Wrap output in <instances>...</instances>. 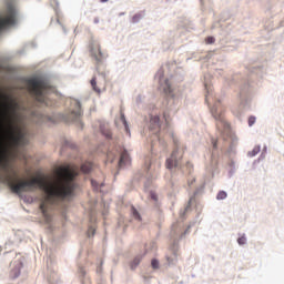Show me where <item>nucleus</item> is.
Listing matches in <instances>:
<instances>
[{
  "label": "nucleus",
  "instance_id": "f03ea898",
  "mask_svg": "<svg viewBox=\"0 0 284 284\" xmlns=\"http://www.w3.org/2000/svg\"><path fill=\"white\" fill-rule=\"evenodd\" d=\"M6 102L2 103L3 119L7 121L6 136L12 145V148H19L21 145H28V129L17 110H19V103L11 101L8 102L7 95H0Z\"/></svg>",
  "mask_w": 284,
  "mask_h": 284
},
{
  "label": "nucleus",
  "instance_id": "ddd939ff",
  "mask_svg": "<svg viewBox=\"0 0 284 284\" xmlns=\"http://www.w3.org/2000/svg\"><path fill=\"white\" fill-rule=\"evenodd\" d=\"M92 168H94V164H92V162H84L81 165V172H83V174H89V172L92 171Z\"/></svg>",
  "mask_w": 284,
  "mask_h": 284
},
{
  "label": "nucleus",
  "instance_id": "20e7f679",
  "mask_svg": "<svg viewBox=\"0 0 284 284\" xmlns=\"http://www.w3.org/2000/svg\"><path fill=\"white\" fill-rule=\"evenodd\" d=\"M211 114L214 116L216 121V128L222 134V136H225V134H230V124L225 122V118H223V110L221 109V102H217L212 109Z\"/></svg>",
  "mask_w": 284,
  "mask_h": 284
},
{
  "label": "nucleus",
  "instance_id": "a211bd4d",
  "mask_svg": "<svg viewBox=\"0 0 284 284\" xmlns=\"http://www.w3.org/2000/svg\"><path fill=\"white\" fill-rule=\"evenodd\" d=\"M139 263H141V258L140 257H135L131 264V267L134 270V267H136V265H139Z\"/></svg>",
  "mask_w": 284,
  "mask_h": 284
},
{
  "label": "nucleus",
  "instance_id": "5701e85b",
  "mask_svg": "<svg viewBox=\"0 0 284 284\" xmlns=\"http://www.w3.org/2000/svg\"><path fill=\"white\" fill-rule=\"evenodd\" d=\"M258 152H261V149L258 148L253 149L251 156H256Z\"/></svg>",
  "mask_w": 284,
  "mask_h": 284
},
{
  "label": "nucleus",
  "instance_id": "cd10ccee",
  "mask_svg": "<svg viewBox=\"0 0 284 284\" xmlns=\"http://www.w3.org/2000/svg\"><path fill=\"white\" fill-rule=\"evenodd\" d=\"M151 199H153V201H156V195L155 194H151Z\"/></svg>",
  "mask_w": 284,
  "mask_h": 284
},
{
  "label": "nucleus",
  "instance_id": "1a4fd4ad",
  "mask_svg": "<svg viewBox=\"0 0 284 284\" xmlns=\"http://www.w3.org/2000/svg\"><path fill=\"white\" fill-rule=\"evenodd\" d=\"M72 104L74 105L75 110L71 112V115L73 116L74 121H78V119H81V114H83L81 111V102L74 100Z\"/></svg>",
  "mask_w": 284,
  "mask_h": 284
},
{
  "label": "nucleus",
  "instance_id": "c85d7f7f",
  "mask_svg": "<svg viewBox=\"0 0 284 284\" xmlns=\"http://www.w3.org/2000/svg\"><path fill=\"white\" fill-rule=\"evenodd\" d=\"M101 3H108V0H100Z\"/></svg>",
  "mask_w": 284,
  "mask_h": 284
},
{
  "label": "nucleus",
  "instance_id": "aec40b11",
  "mask_svg": "<svg viewBox=\"0 0 284 284\" xmlns=\"http://www.w3.org/2000/svg\"><path fill=\"white\" fill-rule=\"evenodd\" d=\"M254 123H256V118L255 116H250L248 118V125H250V128H252V125H254Z\"/></svg>",
  "mask_w": 284,
  "mask_h": 284
},
{
  "label": "nucleus",
  "instance_id": "dca6fc26",
  "mask_svg": "<svg viewBox=\"0 0 284 284\" xmlns=\"http://www.w3.org/2000/svg\"><path fill=\"white\" fill-rule=\"evenodd\" d=\"M141 19H142L141 13H138V14L133 16L132 23H139V21H141Z\"/></svg>",
  "mask_w": 284,
  "mask_h": 284
},
{
  "label": "nucleus",
  "instance_id": "412c9836",
  "mask_svg": "<svg viewBox=\"0 0 284 284\" xmlns=\"http://www.w3.org/2000/svg\"><path fill=\"white\" fill-rule=\"evenodd\" d=\"M151 265L153 270H159V262L156 260H152Z\"/></svg>",
  "mask_w": 284,
  "mask_h": 284
},
{
  "label": "nucleus",
  "instance_id": "c756f323",
  "mask_svg": "<svg viewBox=\"0 0 284 284\" xmlns=\"http://www.w3.org/2000/svg\"><path fill=\"white\" fill-rule=\"evenodd\" d=\"M106 136H108V138H110V136H111V134H110V133H106Z\"/></svg>",
  "mask_w": 284,
  "mask_h": 284
},
{
  "label": "nucleus",
  "instance_id": "6e6552de",
  "mask_svg": "<svg viewBox=\"0 0 284 284\" xmlns=\"http://www.w3.org/2000/svg\"><path fill=\"white\" fill-rule=\"evenodd\" d=\"M178 152H179L178 150H174L171 154V158H169L166 160L165 165H166L168 170H172L173 168H176V165H179V162L176 161V153Z\"/></svg>",
  "mask_w": 284,
  "mask_h": 284
},
{
  "label": "nucleus",
  "instance_id": "a878e982",
  "mask_svg": "<svg viewBox=\"0 0 284 284\" xmlns=\"http://www.w3.org/2000/svg\"><path fill=\"white\" fill-rule=\"evenodd\" d=\"M206 43H214V38L213 37L206 38Z\"/></svg>",
  "mask_w": 284,
  "mask_h": 284
},
{
  "label": "nucleus",
  "instance_id": "6ab92c4d",
  "mask_svg": "<svg viewBox=\"0 0 284 284\" xmlns=\"http://www.w3.org/2000/svg\"><path fill=\"white\" fill-rule=\"evenodd\" d=\"M121 121L123 125L125 126V130H128V121L125 120V114L121 113Z\"/></svg>",
  "mask_w": 284,
  "mask_h": 284
},
{
  "label": "nucleus",
  "instance_id": "4be33fe9",
  "mask_svg": "<svg viewBox=\"0 0 284 284\" xmlns=\"http://www.w3.org/2000/svg\"><path fill=\"white\" fill-rule=\"evenodd\" d=\"M91 185L94 187V190H99V183H97V181L91 180Z\"/></svg>",
  "mask_w": 284,
  "mask_h": 284
},
{
  "label": "nucleus",
  "instance_id": "39448f33",
  "mask_svg": "<svg viewBox=\"0 0 284 284\" xmlns=\"http://www.w3.org/2000/svg\"><path fill=\"white\" fill-rule=\"evenodd\" d=\"M16 21L17 11L14 10V7L9 6L6 16L0 18V31L8 28V26H14Z\"/></svg>",
  "mask_w": 284,
  "mask_h": 284
},
{
  "label": "nucleus",
  "instance_id": "393cba45",
  "mask_svg": "<svg viewBox=\"0 0 284 284\" xmlns=\"http://www.w3.org/2000/svg\"><path fill=\"white\" fill-rule=\"evenodd\" d=\"M212 145H213L214 150H216V148H219L216 139H212Z\"/></svg>",
  "mask_w": 284,
  "mask_h": 284
},
{
  "label": "nucleus",
  "instance_id": "f257e3e1",
  "mask_svg": "<svg viewBox=\"0 0 284 284\" xmlns=\"http://www.w3.org/2000/svg\"><path fill=\"white\" fill-rule=\"evenodd\" d=\"M0 170L4 172V181L13 194L30 192L32 187L43 190L45 195L41 201L40 210L47 221H50L48 214L50 205H57L58 201H70L74 196V190H77V182H74V179L79 176V166L77 165L60 166L54 181H47L43 178L22 180L19 179V171L11 165L8 155L0 151Z\"/></svg>",
  "mask_w": 284,
  "mask_h": 284
},
{
  "label": "nucleus",
  "instance_id": "7ed1b4c3",
  "mask_svg": "<svg viewBox=\"0 0 284 284\" xmlns=\"http://www.w3.org/2000/svg\"><path fill=\"white\" fill-rule=\"evenodd\" d=\"M27 85L39 103H45V91L50 89V84L45 80L33 78L28 80Z\"/></svg>",
  "mask_w": 284,
  "mask_h": 284
},
{
  "label": "nucleus",
  "instance_id": "9b49d317",
  "mask_svg": "<svg viewBox=\"0 0 284 284\" xmlns=\"http://www.w3.org/2000/svg\"><path fill=\"white\" fill-rule=\"evenodd\" d=\"M130 163V154H128V151H123L120 156L119 166L123 168V165H128Z\"/></svg>",
  "mask_w": 284,
  "mask_h": 284
},
{
  "label": "nucleus",
  "instance_id": "2eb2a0df",
  "mask_svg": "<svg viewBox=\"0 0 284 284\" xmlns=\"http://www.w3.org/2000/svg\"><path fill=\"white\" fill-rule=\"evenodd\" d=\"M239 245H245L247 243V239L245 235H242L241 237L237 239Z\"/></svg>",
  "mask_w": 284,
  "mask_h": 284
},
{
  "label": "nucleus",
  "instance_id": "f3484780",
  "mask_svg": "<svg viewBox=\"0 0 284 284\" xmlns=\"http://www.w3.org/2000/svg\"><path fill=\"white\" fill-rule=\"evenodd\" d=\"M131 210H132V214H133L134 219H138V221H141V215L139 214V211H136V209H134V206Z\"/></svg>",
  "mask_w": 284,
  "mask_h": 284
},
{
  "label": "nucleus",
  "instance_id": "9d476101",
  "mask_svg": "<svg viewBox=\"0 0 284 284\" xmlns=\"http://www.w3.org/2000/svg\"><path fill=\"white\" fill-rule=\"evenodd\" d=\"M151 129L152 130H161V118L158 115L152 116L150 120Z\"/></svg>",
  "mask_w": 284,
  "mask_h": 284
},
{
  "label": "nucleus",
  "instance_id": "f8f14e48",
  "mask_svg": "<svg viewBox=\"0 0 284 284\" xmlns=\"http://www.w3.org/2000/svg\"><path fill=\"white\" fill-rule=\"evenodd\" d=\"M161 88L166 97H172V85L170 84V81L165 80L164 84H161Z\"/></svg>",
  "mask_w": 284,
  "mask_h": 284
},
{
  "label": "nucleus",
  "instance_id": "7c9ffc66",
  "mask_svg": "<svg viewBox=\"0 0 284 284\" xmlns=\"http://www.w3.org/2000/svg\"><path fill=\"white\" fill-rule=\"evenodd\" d=\"M209 99H210V97H209V95H206V101H209Z\"/></svg>",
  "mask_w": 284,
  "mask_h": 284
},
{
  "label": "nucleus",
  "instance_id": "4468645a",
  "mask_svg": "<svg viewBox=\"0 0 284 284\" xmlns=\"http://www.w3.org/2000/svg\"><path fill=\"white\" fill-rule=\"evenodd\" d=\"M217 201H223L227 199V193L225 191H220L216 195Z\"/></svg>",
  "mask_w": 284,
  "mask_h": 284
},
{
  "label": "nucleus",
  "instance_id": "b1692460",
  "mask_svg": "<svg viewBox=\"0 0 284 284\" xmlns=\"http://www.w3.org/2000/svg\"><path fill=\"white\" fill-rule=\"evenodd\" d=\"M88 234L89 236H94V227H89Z\"/></svg>",
  "mask_w": 284,
  "mask_h": 284
},
{
  "label": "nucleus",
  "instance_id": "0eeeda50",
  "mask_svg": "<svg viewBox=\"0 0 284 284\" xmlns=\"http://www.w3.org/2000/svg\"><path fill=\"white\" fill-rule=\"evenodd\" d=\"M91 57L98 62L101 63L103 59H105V55L103 54V51H101V44L94 43L91 47Z\"/></svg>",
  "mask_w": 284,
  "mask_h": 284
},
{
  "label": "nucleus",
  "instance_id": "423d86ee",
  "mask_svg": "<svg viewBox=\"0 0 284 284\" xmlns=\"http://www.w3.org/2000/svg\"><path fill=\"white\" fill-rule=\"evenodd\" d=\"M91 87H92V90L95 91L97 94H101V92H105V90H106L105 78H102L98 82H97V78H92Z\"/></svg>",
  "mask_w": 284,
  "mask_h": 284
},
{
  "label": "nucleus",
  "instance_id": "bb28decb",
  "mask_svg": "<svg viewBox=\"0 0 284 284\" xmlns=\"http://www.w3.org/2000/svg\"><path fill=\"white\" fill-rule=\"evenodd\" d=\"M166 261H168L169 265H172L174 263V260H172L170 257H166Z\"/></svg>",
  "mask_w": 284,
  "mask_h": 284
}]
</instances>
